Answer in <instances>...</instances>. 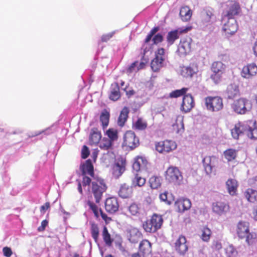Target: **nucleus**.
I'll use <instances>...</instances> for the list:
<instances>
[{
	"label": "nucleus",
	"instance_id": "obj_1",
	"mask_svg": "<svg viewBox=\"0 0 257 257\" xmlns=\"http://www.w3.org/2000/svg\"><path fill=\"white\" fill-rule=\"evenodd\" d=\"M251 121H247L246 123L238 122L235 124L234 127L231 130L232 137L235 139H238L240 135L246 134L247 136L251 139H257V128H251L249 124Z\"/></svg>",
	"mask_w": 257,
	"mask_h": 257
},
{
	"label": "nucleus",
	"instance_id": "obj_2",
	"mask_svg": "<svg viewBox=\"0 0 257 257\" xmlns=\"http://www.w3.org/2000/svg\"><path fill=\"white\" fill-rule=\"evenodd\" d=\"M91 183V190L95 202L99 203L102 199L103 194L106 192L107 189V186L104 180L98 177L94 178Z\"/></svg>",
	"mask_w": 257,
	"mask_h": 257
},
{
	"label": "nucleus",
	"instance_id": "obj_3",
	"mask_svg": "<svg viewBox=\"0 0 257 257\" xmlns=\"http://www.w3.org/2000/svg\"><path fill=\"white\" fill-rule=\"evenodd\" d=\"M80 170L82 176V184L84 187L89 186L91 184V179L87 176V175L90 176L94 179V167L90 159L87 160L84 163L80 166Z\"/></svg>",
	"mask_w": 257,
	"mask_h": 257
},
{
	"label": "nucleus",
	"instance_id": "obj_4",
	"mask_svg": "<svg viewBox=\"0 0 257 257\" xmlns=\"http://www.w3.org/2000/svg\"><path fill=\"white\" fill-rule=\"evenodd\" d=\"M163 219L161 215L154 213L150 219L145 221L143 224V227L145 231L154 233L160 229L163 224Z\"/></svg>",
	"mask_w": 257,
	"mask_h": 257
},
{
	"label": "nucleus",
	"instance_id": "obj_5",
	"mask_svg": "<svg viewBox=\"0 0 257 257\" xmlns=\"http://www.w3.org/2000/svg\"><path fill=\"white\" fill-rule=\"evenodd\" d=\"M225 68V65L221 61H216L212 63L210 70L212 73L210 75V79L215 84H218L221 81Z\"/></svg>",
	"mask_w": 257,
	"mask_h": 257
},
{
	"label": "nucleus",
	"instance_id": "obj_6",
	"mask_svg": "<svg viewBox=\"0 0 257 257\" xmlns=\"http://www.w3.org/2000/svg\"><path fill=\"white\" fill-rule=\"evenodd\" d=\"M231 108L235 113L242 115L250 110L251 105L247 99L241 97L232 103Z\"/></svg>",
	"mask_w": 257,
	"mask_h": 257
},
{
	"label": "nucleus",
	"instance_id": "obj_7",
	"mask_svg": "<svg viewBox=\"0 0 257 257\" xmlns=\"http://www.w3.org/2000/svg\"><path fill=\"white\" fill-rule=\"evenodd\" d=\"M165 178L168 182L176 184L182 180L183 176L178 167L171 166L165 171Z\"/></svg>",
	"mask_w": 257,
	"mask_h": 257
},
{
	"label": "nucleus",
	"instance_id": "obj_8",
	"mask_svg": "<svg viewBox=\"0 0 257 257\" xmlns=\"http://www.w3.org/2000/svg\"><path fill=\"white\" fill-rule=\"evenodd\" d=\"M207 109L211 111H218L223 107V99L218 96H208L205 99Z\"/></svg>",
	"mask_w": 257,
	"mask_h": 257
},
{
	"label": "nucleus",
	"instance_id": "obj_9",
	"mask_svg": "<svg viewBox=\"0 0 257 257\" xmlns=\"http://www.w3.org/2000/svg\"><path fill=\"white\" fill-rule=\"evenodd\" d=\"M139 139L132 131L125 132L123 138L122 146L133 150L139 146Z\"/></svg>",
	"mask_w": 257,
	"mask_h": 257
},
{
	"label": "nucleus",
	"instance_id": "obj_10",
	"mask_svg": "<svg viewBox=\"0 0 257 257\" xmlns=\"http://www.w3.org/2000/svg\"><path fill=\"white\" fill-rule=\"evenodd\" d=\"M192 29V26H188L185 27L179 28L168 32L166 39L170 45H173L175 41L179 38L180 35L186 34Z\"/></svg>",
	"mask_w": 257,
	"mask_h": 257
},
{
	"label": "nucleus",
	"instance_id": "obj_11",
	"mask_svg": "<svg viewBox=\"0 0 257 257\" xmlns=\"http://www.w3.org/2000/svg\"><path fill=\"white\" fill-rule=\"evenodd\" d=\"M222 26V31L227 37L233 35L238 30V25L235 19H226Z\"/></svg>",
	"mask_w": 257,
	"mask_h": 257
},
{
	"label": "nucleus",
	"instance_id": "obj_12",
	"mask_svg": "<svg viewBox=\"0 0 257 257\" xmlns=\"http://www.w3.org/2000/svg\"><path fill=\"white\" fill-rule=\"evenodd\" d=\"M156 150L159 153H169L177 147V145L174 141L171 140H165L158 142L155 145Z\"/></svg>",
	"mask_w": 257,
	"mask_h": 257
},
{
	"label": "nucleus",
	"instance_id": "obj_13",
	"mask_svg": "<svg viewBox=\"0 0 257 257\" xmlns=\"http://www.w3.org/2000/svg\"><path fill=\"white\" fill-rule=\"evenodd\" d=\"M192 39L190 38L180 40L178 46L177 52L180 56H186L191 51Z\"/></svg>",
	"mask_w": 257,
	"mask_h": 257
},
{
	"label": "nucleus",
	"instance_id": "obj_14",
	"mask_svg": "<svg viewBox=\"0 0 257 257\" xmlns=\"http://www.w3.org/2000/svg\"><path fill=\"white\" fill-rule=\"evenodd\" d=\"M212 208L213 211L219 215L226 214L230 210L229 204L227 202L222 201H218L213 203Z\"/></svg>",
	"mask_w": 257,
	"mask_h": 257
},
{
	"label": "nucleus",
	"instance_id": "obj_15",
	"mask_svg": "<svg viewBox=\"0 0 257 257\" xmlns=\"http://www.w3.org/2000/svg\"><path fill=\"white\" fill-rule=\"evenodd\" d=\"M105 209L109 213H114L118 211L119 204L117 198L115 197H110L106 199L104 205Z\"/></svg>",
	"mask_w": 257,
	"mask_h": 257
},
{
	"label": "nucleus",
	"instance_id": "obj_16",
	"mask_svg": "<svg viewBox=\"0 0 257 257\" xmlns=\"http://www.w3.org/2000/svg\"><path fill=\"white\" fill-rule=\"evenodd\" d=\"M216 161L217 158L214 156H206L203 159V166L204 171L207 174L210 175L212 173L213 169L215 167Z\"/></svg>",
	"mask_w": 257,
	"mask_h": 257
},
{
	"label": "nucleus",
	"instance_id": "obj_17",
	"mask_svg": "<svg viewBox=\"0 0 257 257\" xmlns=\"http://www.w3.org/2000/svg\"><path fill=\"white\" fill-rule=\"evenodd\" d=\"M249 223L247 221H240L236 225V232L238 237L244 239L249 232Z\"/></svg>",
	"mask_w": 257,
	"mask_h": 257
},
{
	"label": "nucleus",
	"instance_id": "obj_18",
	"mask_svg": "<svg viewBox=\"0 0 257 257\" xmlns=\"http://www.w3.org/2000/svg\"><path fill=\"white\" fill-rule=\"evenodd\" d=\"M241 74L243 78H251L257 74V66L253 63L248 64L242 68Z\"/></svg>",
	"mask_w": 257,
	"mask_h": 257
},
{
	"label": "nucleus",
	"instance_id": "obj_19",
	"mask_svg": "<svg viewBox=\"0 0 257 257\" xmlns=\"http://www.w3.org/2000/svg\"><path fill=\"white\" fill-rule=\"evenodd\" d=\"M195 103L193 96L190 94L184 96L181 109L184 112H189L194 106Z\"/></svg>",
	"mask_w": 257,
	"mask_h": 257
},
{
	"label": "nucleus",
	"instance_id": "obj_20",
	"mask_svg": "<svg viewBox=\"0 0 257 257\" xmlns=\"http://www.w3.org/2000/svg\"><path fill=\"white\" fill-rule=\"evenodd\" d=\"M241 12L240 7L238 3H234L227 11L226 13L222 17V21L226 19H234V16L239 14Z\"/></svg>",
	"mask_w": 257,
	"mask_h": 257
},
{
	"label": "nucleus",
	"instance_id": "obj_21",
	"mask_svg": "<svg viewBox=\"0 0 257 257\" xmlns=\"http://www.w3.org/2000/svg\"><path fill=\"white\" fill-rule=\"evenodd\" d=\"M125 160L122 158L117 160L113 167V175L118 178L125 171Z\"/></svg>",
	"mask_w": 257,
	"mask_h": 257
},
{
	"label": "nucleus",
	"instance_id": "obj_22",
	"mask_svg": "<svg viewBox=\"0 0 257 257\" xmlns=\"http://www.w3.org/2000/svg\"><path fill=\"white\" fill-rule=\"evenodd\" d=\"M176 250L181 254H184L188 250L186 238L183 235H180L175 243Z\"/></svg>",
	"mask_w": 257,
	"mask_h": 257
},
{
	"label": "nucleus",
	"instance_id": "obj_23",
	"mask_svg": "<svg viewBox=\"0 0 257 257\" xmlns=\"http://www.w3.org/2000/svg\"><path fill=\"white\" fill-rule=\"evenodd\" d=\"M216 21V17L214 14L213 9H206L202 14L201 23L204 25H208L213 23Z\"/></svg>",
	"mask_w": 257,
	"mask_h": 257
},
{
	"label": "nucleus",
	"instance_id": "obj_24",
	"mask_svg": "<svg viewBox=\"0 0 257 257\" xmlns=\"http://www.w3.org/2000/svg\"><path fill=\"white\" fill-rule=\"evenodd\" d=\"M133 193V190L132 186L126 183H123L120 186L118 191V196L123 199L131 198Z\"/></svg>",
	"mask_w": 257,
	"mask_h": 257
},
{
	"label": "nucleus",
	"instance_id": "obj_25",
	"mask_svg": "<svg viewBox=\"0 0 257 257\" xmlns=\"http://www.w3.org/2000/svg\"><path fill=\"white\" fill-rule=\"evenodd\" d=\"M148 164L147 159L143 157H137L133 164V170L137 172L147 169Z\"/></svg>",
	"mask_w": 257,
	"mask_h": 257
},
{
	"label": "nucleus",
	"instance_id": "obj_26",
	"mask_svg": "<svg viewBox=\"0 0 257 257\" xmlns=\"http://www.w3.org/2000/svg\"><path fill=\"white\" fill-rule=\"evenodd\" d=\"M102 138L101 133L97 128L93 127L91 130L89 137V144L91 146H96L98 144Z\"/></svg>",
	"mask_w": 257,
	"mask_h": 257
},
{
	"label": "nucleus",
	"instance_id": "obj_27",
	"mask_svg": "<svg viewBox=\"0 0 257 257\" xmlns=\"http://www.w3.org/2000/svg\"><path fill=\"white\" fill-rule=\"evenodd\" d=\"M175 206L179 212H183L189 209L191 207V201L187 198H180L175 203Z\"/></svg>",
	"mask_w": 257,
	"mask_h": 257
},
{
	"label": "nucleus",
	"instance_id": "obj_28",
	"mask_svg": "<svg viewBox=\"0 0 257 257\" xmlns=\"http://www.w3.org/2000/svg\"><path fill=\"white\" fill-rule=\"evenodd\" d=\"M227 98L229 99H232L240 95V91L238 85L232 83L229 85L226 90Z\"/></svg>",
	"mask_w": 257,
	"mask_h": 257
},
{
	"label": "nucleus",
	"instance_id": "obj_29",
	"mask_svg": "<svg viewBox=\"0 0 257 257\" xmlns=\"http://www.w3.org/2000/svg\"><path fill=\"white\" fill-rule=\"evenodd\" d=\"M139 251L144 256H148L152 253V245L147 239L143 240L139 245Z\"/></svg>",
	"mask_w": 257,
	"mask_h": 257
},
{
	"label": "nucleus",
	"instance_id": "obj_30",
	"mask_svg": "<svg viewBox=\"0 0 257 257\" xmlns=\"http://www.w3.org/2000/svg\"><path fill=\"white\" fill-rule=\"evenodd\" d=\"M197 72V67L196 66H183L181 70V74L186 78H192Z\"/></svg>",
	"mask_w": 257,
	"mask_h": 257
},
{
	"label": "nucleus",
	"instance_id": "obj_31",
	"mask_svg": "<svg viewBox=\"0 0 257 257\" xmlns=\"http://www.w3.org/2000/svg\"><path fill=\"white\" fill-rule=\"evenodd\" d=\"M179 15L182 21L188 22L191 18L192 11L189 7L183 6L180 9Z\"/></svg>",
	"mask_w": 257,
	"mask_h": 257
},
{
	"label": "nucleus",
	"instance_id": "obj_32",
	"mask_svg": "<svg viewBox=\"0 0 257 257\" xmlns=\"http://www.w3.org/2000/svg\"><path fill=\"white\" fill-rule=\"evenodd\" d=\"M227 189L229 194L232 196L236 194L237 189L238 187L237 182L233 179H229L226 182Z\"/></svg>",
	"mask_w": 257,
	"mask_h": 257
},
{
	"label": "nucleus",
	"instance_id": "obj_33",
	"mask_svg": "<svg viewBox=\"0 0 257 257\" xmlns=\"http://www.w3.org/2000/svg\"><path fill=\"white\" fill-rule=\"evenodd\" d=\"M109 112L106 109H103L99 117L103 130H105L108 126L109 122Z\"/></svg>",
	"mask_w": 257,
	"mask_h": 257
},
{
	"label": "nucleus",
	"instance_id": "obj_34",
	"mask_svg": "<svg viewBox=\"0 0 257 257\" xmlns=\"http://www.w3.org/2000/svg\"><path fill=\"white\" fill-rule=\"evenodd\" d=\"M129 112L130 111L128 108L126 106L124 107L120 111V114L117 119V124L119 126L122 127L124 126L125 122L127 119Z\"/></svg>",
	"mask_w": 257,
	"mask_h": 257
},
{
	"label": "nucleus",
	"instance_id": "obj_35",
	"mask_svg": "<svg viewBox=\"0 0 257 257\" xmlns=\"http://www.w3.org/2000/svg\"><path fill=\"white\" fill-rule=\"evenodd\" d=\"M247 200L251 203H255L257 201V191L251 188L247 189L243 193Z\"/></svg>",
	"mask_w": 257,
	"mask_h": 257
},
{
	"label": "nucleus",
	"instance_id": "obj_36",
	"mask_svg": "<svg viewBox=\"0 0 257 257\" xmlns=\"http://www.w3.org/2000/svg\"><path fill=\"white\" fill-rule=\"evenodd\" d=\"M113 143L107 138L103 137L101 139L98 145L101 150L109 151L113 149Z\"/></svg>",
	"mask_w": 257,
	"mask_h": 257
},
{
	"label": "nucleus",
	"instance_id": "obj_37",
	"mask_svg": "<svg viewBox=\"0 0 257 257\" xmlns=\"http://www.w3.org/2000/svg\"><path fill=\"white\" fill-rule=\"evenodd\" d=\"M109 97L113 101H116L120 97L119 87L117 83H114L111 85V89Z\"/></svg>",
	"mask_w": 257,
	"mask_h": 257
},
{
	"label": "nucleus",
	"instance_id": "obj_38",
	"mask_svg": "<svg viewBox=\"0 0 257 257\" xmlns=\"http://www.w3.org/2000/svg\"><path fill=\"white\" fill-rule=\"evenodd\" d=\"M132 187H142L146 183V179L138 174H136L132 178Z\"/></svg>",
	"mask_w": 257,
	"mask_h": 257
},
{
	"label": "nucleus",
	"instance_id": "obj_39",
	"mask_svg": "<svg viewBox=\"0 0 257 257\" xmlns=\"http://www.w3.org/2000/svg\"><path fill=\"white\" fill-rule=\"evenodd\" d=\"M244 239L248 245H255L257 244V232H249Z\"/></svg>",
	"mask_w": 257,
	"mask_h": 257
},
{
	"label": "nucleus",
	"instance_id": "obj_40",
	"mask_svg": "<svg viewBox=\"0 0 257 257\" xmlns=\"http://www.w3.org/2000/svg\"><path fill=\"white\" fill-rule=\"evenodd\" d=\"M148 126L147 121L142 118L139 117L137 121L133 124V128L135 130L143 131L145 130Z\"/></svg>",
	"mask_w": 257,
	"mask_h": 257
},
{
	"label": "nucleus",
	"instance_id": "obj_41",
	"mask_svg": "<svg viewBox=\"0 0 257 257\" xmlns=\"http://www.w3.org/2000/svg\"><path fill=\"white\" fill-rule=\"evenodd\" d=\"M90 224L91 236L93 239L94 240L95 242H97L99 235V230L98 226L97 224H96L94 222H91L90 223Z\"/></svg>",
	"mask_w": 257,
	"mask_h": 257
},
{
	"label": "nucleus",
	"instance_id": "obj_42",
	"mask_svg": "<svg viewBox=\"0 0 257 257\" xmlns=\"http://www.w3.org/2000/svg\"><path fill=\"white\" fill-rule=\"evenodd\" d=\"M102 235L106 245L108 246H111L113 241V239L111 237L110 234L108 232V229L106 226H104L103 228Z\"/></svg>",
	"mask_w": 257,
	"mask_h": 257
},
{
	"label": "nucleus",
	"instance_id": "obj_43",
	"mask_svg": "<svg viewBox=\"0 0 257 257\" xmlns=\"http://www.w3.org/2000/svg\"><path fill=\"white\" fill-rule=\"evenodd\" d=\"M237 150L233 149H228L224 151L223 155L224 158L228 161L230 162L235 159L237 156Z\"/></svg>",
	"mask_w": 257,
	"mask_h": 257
},
{
	"label": "nucleus",
	"instance_id": "obj_44",
	"mask_svg": "<svg viewBox=\"0 0 257 257\" xmlns=\"http://www.w3.org/2000/svg\"><path fill=\"white\" fill-rule=\"evenodd\" d=\"M142 237V233L140 231L137 229H133L130 232L129 240L131 242L136 243Z\"/></svg>",
	"mask_w": 257,
	"mask_h": 257
},
{
	"label": "nucleus",
	"instance_id": "obj_45",
	"mask_svg": "<svg viewBox=\"0 0 257 257\" xmlns=\"http://www.w3.org/2000/svg\"><path fill=\"white\" fill-rule=\"evenodd\" d=\"M211 234L212 231L207 226H204L201 229L200 237L203 241L208 242L210 240Z\"/></svg>",
	"mask_w": 257,
	"mask_h": 257
},
{
	"label": "nucleus",
	"instance_id": "obj_46",
	"mask_svg": "<svg viewBox=\"0 0 257 257\" xmlns=\"http://www.w3.org/2000/svg\"><path fill=\"white\" fill-rule=\"evenodd\" d=\"M105 135L107 136L108 140L113 143L118 139V131L113 128H110L106 131Z\"/></svg>",
	"mask_w": 257,
	"mask_h": 257
},
{
	"label": "nucleus",
	"instance_id": "obj_47",
	"mask_svg": "<svg viewBox=\"0 0 257 257\" xmlns=\"http://www.w3.org/2000/svg\"><path fill=\"white\" fill-rule=\"evenodd\" d=\"M163 61H161L157 58H154L151 63L152 69L154 72H158L163 66Z\"/></svg>",
	"mask_w": 257,
	"mask_h": 257
},
{
	"label": "nucleus",
	"instance_id": "obj_48",
	"mask_svg": "<svg viewBox=\"0 0 257 257\" xmlns=\"http://www.w3.org/2000/svg\"><path fill=\"white\" fill-rule=\"evenodd\" d=\"M163 61H161L157 58H154L151 63L152 69L154 72H158L163 66Z\"/></svg>",
	"mask_w": 257,
	"mask_h": 257
},
{
	"label": "nucleus",
	"instance_id": "obj_49",
	"mask_svg": "<svg viewBox=\"0 0 257 257\" xmlns=\"http://www.w3.org/2000/svg\"><path fill=\"white\" fill-rule=\"evenodd\" d=\"M149 183L152 189H157L161 185V179L156 176H152L149 179Z\"/></svg>",
	"mask_w": 257,
	"mask_h": 257
},
{
	"label": "nucleus",
	"instance_id": "obj_50",
	"mask_svg": "<svg viewBox=\"0 0 257 257\" xmlns=\"http://www.w3.org/2000/svg\"><path fill=\"white\" fill-rule=\"evenodd\" d=\"M187 88H182L181 89H177L173 91L170 93V96L172 98H177L184 95L188 90Z\"/></svg>",
	"mask_w": 257,
	"mask_h": 257
},
{
	"label": "nucleus",
	"instance_id": "obj_51",
	"mask_svg": "<svg viewBox=\"0 0 257 257\" xmlns=\"http://www.w3.org/2000/svg\"><path fill=\"white\" fill-rule=\"evenodd\" d=\"M87 205L89 208L92 211L95 218L98 219L99 217V208H98L97 205L91 201H88Z\"/></svg>",
	"mask_w": 257,
	"mask_h": 257
},
{
	"label": "nucleus",
	"instance_id": "obj_52",
	"mask_svg": "<svg viewBox=\"0 0 257 257\" xmlns=\"http://www.w3.org/2000/svg\"><path fill=\"white\" fill-rule=\"evenodd\" d=\"M140 208L136 203L131 204L128 207L129 213L133 216H136L139 214Z\"/></svg>",
	"mask_w": 257,
	"mask_h": 257
},
{
	"label": "nucleus",
	"instance_id": "obj_53",
	"mask_svg": "<svg viewBox=\"0 0 257 257\" xmlns=\"http://www.w3.org/2000/svg\"><path fill=\"white\" fill-rule=\"evenodd\" d=\"M168 193L165 192L160 194L159 198L161 201H164L168 205H170L174 201V199L172 198L171 196H168Z\"/></svg>",
	"mask_w": 257,
	"mask_h": 257
},
{
	"label": "nucleus",
	"instance_id": "obj_54",
	"mask_svg": "<svg viewBox=\"0 0 257 257\" xmlns=\"http://www.w3.org/2000/svg\"><path fill=\"white\" fill-rule=\"evenodd\" d=\"M155 58H157L161 61H164L165 60V49L163 48L158 49L155 52Z\"/></svg>",
	"mask_w": 257,
	"mask_h": 257
},
{
	"label": "nucleus",
	"instance_id": "obj_55",
	"mask_svg": "<svg viewBox=\"0 0 257 257\" xmlns=\"http://www.w3.org/2000/svg\"><path fill=\"white\" fill-rule=\"evenodd\" d=\"M163 40L164 38L163 36L160 33L154 35L152 38L153 44L154 45H157L158 44L161 43Z\"/></svg>",
	"mask_w": 257,
	"mask_h": 257
},
{
	"label": "nucleus",
	"instance_id": "obj_56",
	"mask_svg": "<svg viewBox=\"0 0 257 257\" xmlns=\"http://www.w3.org/2000/svg\"><path fill=\"white\" fill-rule=\"evenodd\" d=\"M90 152L88 148L84 145L81 150V158L83 159H86L89 155Z\"/></svg>",
	"mask_w": 257,
	"mask_h": 257
},
{
	"label": "nucleus",
	"instance_id": "obj_57",
	"mask_svg": "<svg viewBox=\"0 0 257 257\" xmlns=\"http://www.w3.org/2000/svg\"><path fill=\"white\" fill-rule=\"evenodd\" d=\"M99 215H100L102 219L105 221L106 224L109 223L111 221V218L108 217L107 214L103 212L101 208H99Z\"/></svg>",
	"mask_w": 257,
	"mask_h": 257
},
{
	"label": "nucleus",
	"instance_id": "obj_58",
	"mask_svg": "<svg viewBox=\"0 0 257 257\" xmlns=\"http://www.w3.org/2000/svg\"><path fill=\"white\" fill-rule=\"evenodd\" d=\"M4 255L6 257H10L12 253V250L10 247H4L3 249Z\"/></svg>",
	"mask_w": 257,
	"mask_h": 257
},
{
	"label": "nucleus",
	"instance_id": "obj_59",
	"mask_svg": "<svg viewBox=\"0 0 257 257\" xmlns=\"http://www.w3.org/2000/svg\"><path fill=\"white\" fill-rule=\"evenodd\" d=\"M212 247L215 250H219L222 248V244L219 241H213L212 242Z\"/></svg>",
	"mask_w": 257,
	"mask_h": 257
},
{
	"label": "nucleus",
	"instance_id": "obj_60",
	"mask_svg": "<svg viewBox=\"0 0 257 257\" xmlns=\"http://www.w3.org/2000/svg\"><path fill=\"white\" fill-rule=\"evenodd\" d=\"M48 224V221L45 219L41 222V225L38 228V230L40 232L45 230L46 227Z\"/></svg>",
	"mask_w": 257,
	"mask_h": 257
},
{
	"label": "nucleus",
	"instance_id": "obj_61",
	"mask_svg": "<svg viewBox=\"0 0 257 257\" xmlns=\"http://www.w3.org/2000/svg\"><path fill=\"white\" fill-rule=\"evenodd\" d=\"M113 36V33H109L107 34H105L102 36L101 37V42H106L108 40H109Z\"/></svg>",
	"mask_w": 257,
	"mask_h": 257
},
{
	"label": "nucleus",
	"instance_id": "obj_62",
	"mask_svg": "<svg viewBox=\"0 0 257 257\" xmlns=\"http://www.w3.org/2000/svg\"><path fill=\"white\" fill-rule=\"evenodd\" d=\"M248 183L250 186L257 187V176L249 179Z\"/></svg>",
	"mask_w": 257,
	"mask_h": 257
},
{
	"label": "nucleus",
	"instance_id": "obj_63",
	"mask_svg": "<svg viewBox=\"0 0 257 257\" xmlns=\"http://www.w3.org/2000/svg\"><path fill=\"white\" fill-rule=\"evenodd\" d=\"M50 207V203L47 202L45 203L44 205H42L40 207V211L43 212L44 214L46 210L48 209Z\"/></svg>",
	"mask_w": 257,
	"mask_h": 257
},
{
	"label": "nucleus",
	"instance_id": "obj_64",
	"mask_svg": "<svg viewBox=\"0 0 257 257\" xmlns=\"http://www.w3.org/2000/svg\"><path fill=\"white\" fill-rule=\"evenodd\" d=\"M159 27H155L150 31L149 33L151 34L152 36H154L155 35V34L159 31Z\"/></svg>",
	"mask_w": 257,
	"mask_h": 257
}]
</instances>
